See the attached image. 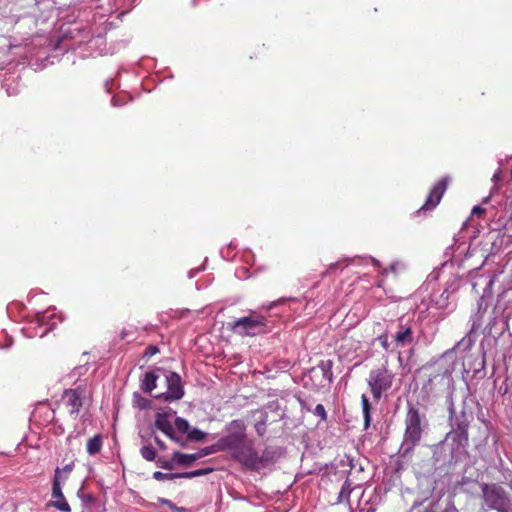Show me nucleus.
<instances>
[{"label":"nucleus","instance_id":"obj_1","mask_svg":"<svg viewBox=\"0 0 512 512\" xmlns=\"http://www.w3.org/2000/svg\"><path fill=\"white\" fill-rule=\"evenodd\" d=\"M226 431L227 435L218 440L221 450L231 451L233 459L244 465L253 445V441L247 438L244 421L240 419L231 421L227 425Z\"/></svg>","mask_w":512,"mask_h":512},{"label":"nucleus","instance_id":"obj_2","mask_svg":"<svg viewBox=\"0 0 512 512\" xmlns=\"http://www.w3.org/2000/svg\"><path fill=\"white\" fill-rule=\"evenodd\" d=\"M404 423L405 431L399 453L405 458L420 443L423 432L428 426V421L425 414L421 413L418 407L408 402V410Z\"/></svg>","mask_w":512,"mask_h":512},{"label":"nucleus","instance_id":"obj_3","mask_svg":"<svg viewBox=\"0 0 512 512\" xmlns=\"http://www.w3.org/2000/svg\"><path fill=\"white\" fill-rule=\"evenodd\" d=\"M228 326L235 334L253 337L266 332V319L252 312L249 316L228 323Z\"/></svg>","mask_w":512,"mask_h":512},{"label":"nucleus","instance_id":"obj_4","mask_svg":"<svg viewBox=\"0 0 512 512\" xmlns=\"http://www.w3.org/2000/svg\"><path fill=\"white\" fill-rule=\"evenodd\" d=\"M483 498L487 506L498 512H512V500L506 490L498 484H483Z\"/></svg>","mask_w":512,"mask_h":512},{"label":"nucleus","instance_id":"obj_5","mask_svg":"<svg viewBox=\"0 0 512 512\" xmlns=\"http://www.w3.org/2000/svg\"><path fill=\"white\" fill-rule=\"evenodd\" d=\"M471 419V413L467 414L465 411H462L455 417L454 423L452 424V431L446 435V441L451 439L453 443L456 444L457 453L466 452V447L469 442L468 428Z\"/></svg>","mask_w":512,"mask_h":512},{"label":"nucleus","instance_id":"obj_6","mask_svg":"<svg viewBox=\"0 0 512 512\" xmlns=\"http://www.w3.org/2000/svg\"><path fill=\"white\" fill-rule=\"evenodd\" d=\"M393 375L385 367L372 370L369 374L368 385L373 398L378 401L383 391L392 386Z\"/></svg>","mask_w":512,"mask_h":512},{"label":"nucleus","instance_id":"obj_7","mask_svg":"<svg viewBox=\"0 0 512 512\" xmlns=\"http://www.w3.org/2000/svg\"><path fill=\"white\" fill-rule=\"evenodd\" d=\"M432 457L430 459V466L432 470L444 467L446 464L452 463L453 460L458 461L463 453H457L456 446L452 448L451 452L447 451V444L440 442L431 447Z\"/></svg>","mask_w":512,"mask_h":512},{"label":"nucleus","instance_id":"obj_8","mask_svg":"<svg viewBox=\"0 0 512 512\" xmlns=\"http://www.w3.org/2000/svg\"><path fill=\"white\" fill-rule=\"evenodd\" d=\"M279 456V450L276 447H266L261 455H258L254 449V444L251 447L244 466L250 470H258L270 462H273Z\"/></svg>","mask_w":512,"mask_h":512},{"label":"nucleus","instance_id":"obj_9","mask_svg":"<svg viewBox=\"0 0 512 512\" xmlns=\"http://www.w3.org/2000/svg\"><path fill=\"white\" fill-rule=\"evenodd\" d=\"M176 412L172 409L167 411L157 412L155 416V427L164 432L171 440L179 444L181 447H186V442L182 436L177 435L171 422L170 417Z\"/></svg>","mask_w":512,"mask_h":512},{"label":"nucleus","instance_id":"obj_10","mask_svg":"<svg viewBox=\"0 0 512 512\" xmlns=\"http://www.w3.org/2000/svg\"><path fill=\"white\" fill-rule=\"evenodd\" d=\"M167 392L155 395L156 399H163L165 401L180 400L184 396L181 377L176 372H169L165 375Z\"/></svg>","mask_w":512,"mask_h":512},{"label":"nucleus","instance_id":"obj_11","mask_svg":"<svg viewBox=\"0 0 512 512\" xmlns=\"http://www.w3.org/2000/svg\"><path fill=\"white\" fill-rule=\"evenodd\" d=\"M446 188H447V178H442L433 187L425 204L420 208V210L418 212L435 208L439 204Z\"/></svg>","mask_w":512,"mask_h":512},{"label":"nucleus","instance_id":"obj_12","mask_svg":"<svg viewBox=\"0 0 512 512\" xmlns=\"http://www.w3.org/2000/svg\"><path fill=\"white\" fill-rule=\"evenodd\" d=\"M81 395L82 393L79 387L76 389L65 390L63 398L66 399L67 405L72 408L70 412L71 414L78 415L80 408L82 407Z\"/></svg>","mask_w":512,"mask_h":512},{"label":"nucleus","instance_id":"obj_13","mask_svg":"<svg viewBox=\"0 0 512 512\" xmlns=\"http://www.w3.org/2000/svg\"><path fill=\"white\" fill-rule=\"evenodd\" d=\"M414 341V333L411 327L401 328L394 335V342L396 346H407Z\"/></svg>","mask_w":512,"mask_h":512},{"label":"nucleus","instance_id":"obj_14","mask_svg":"<svg viewBox=\"0 0 512 512\" xmlns=\"http://www.w3.org/2000/svg\"><path fill=\"white\" fill-rule=\"evenodd\" d=\"M197 454H185L181 452H174L172 455V461H176L177 464L181 466L188 467L192 465V463L196 460H198V457H196Z\"/></svg>","mask_w":512,"mask_h":512},{"label":"nucleus","instance_id":"obj_15","mask_svg":"<svg viewBox=\"0 0 512 512\" xmlns=\"http://www.w3.org/2000/svg\"><path fill=\"white\" fill-rule=\"evenodd\" d=\"M157 379L158 375L155 373V371L147 372L144 376V379L142 380V390L145 393H151V391L156 388Z\"/></svg>","mask_w":512,"mask_h":512},{"label":"nucleus","instance_id":"obj_16","mask_svg":"<svg viewBox=\"0 0 512 512\" xmlns=\"http://www.w3.org/2000/svg\"><path fill=\"white\" fill-rule=\"evenodd\" d=\"M102 447V437L101 435H95L90 438L87 442V452L90 455H95L100 452Z\"/></svg>","mask_w":512,"mask_h":512},{"label":"nucleus","instance_id":"obj_17","mask_svg":"<svg viewBox=\"0 0 512 512\" xmlns=\"http://www.w3.org/2000/svg\"><path fill=\"white\" fill-rule=\"evenodd\" d=\"M207 437V433L202 432L201 430L197 428H191L188 435L186 436V439L184 441L187 443L190 442H203Z\"/></svg>","mask_w":512,"mask_h":512},{"label":"nucleus","instance_id":"obj_18","mask_svg":"<svg viewBox=\"0 0 512 512\" xmlns=\"http://www.w3.org/2000/svg\"><path fill=\"white\" fill-rule=\"evenodd\" d=\"M362 408H363V415H364V428L367 429L371 422V405L369 403V400L366 395H362Z\"/></svg>","mask_w":512,"mask_h":512},{"label":"nucleus","instance_id":"obj_19","mask_svg":"<svg viewBox=\"0 0 512 512\" xmlns=\"http://www.w3.org/2000/svg\"><path fill=\"white\" fill-rule=\"evenodd\" d=\"M222 451L221 450V447L219 445V442L213 444V445H210V446H207V447H204L202 449H200L198 452H196L198 459L202 458V457H205V456H208L210 454H214V453H217V452H220Z\"/></svg>","mask_w":512,"mask_h":512},{"label":"nucleus","instance_id":"obj_20","mask_svg":"<svg viewBox=\"0 0 512 512\" xmlns=\"http://www.w3.org/2000/svg\"><path fill=\"white\" fill-rule=\"evenodd\" d=\"M351 492H352L351 482L349 481V479H347L344 482V484L341 488V491L339 493L338 503H341L343 501L349 502V497H350Z\"/></svg>","mask_w":512,"mask_h":512},{"label":"nucleus","instance_id":"obj_21","mask_svg":"<svg viewBox=\"0 0 512 512\" xmlns=\"http://www.w3.org/2000/svg\"><path fill=\"white\" fill-rule=\"evenodd\" d=\"M59 473H60V469L57 468L55 471V476H54L53 485H52V497L55 499H60V498L64 497L61 487H60L59 478H58Z\"/></svg>","mask_w":512,"mask_h":512},{"label":"nucleus","instance_id":"obj_22","mask_svg":"<svg viewBox=\"0 0 512 512\" xmlns=\"http://www.w3.org/2000/svg\"><path fill=\"white\" fill-rule=\"evenodd\" d=\"M175 428L177 429L178 432L186 434L187 436L192 427L190 426L189 422L186 419L182 417H177L175 419Z\"/></svg>","mask_w":512,"mask_h":512},{"label":"nucleus","instance_id":"obj_23","mask_svg":"<svg viewBox=\"0 0 512 512\" xmlns=\"http://www.w3.org/2000/svg\"><path fill=\"white\" fill-rule=\"evenodd\" d=\"M153 478L158 481H163V480H173V479H177V478H183V476H182V472L181 473H163L160 471H156L153 474Z\"/></svg>","mask_w":512,"mask_h":512},{"label":"nucleus","instance_id":"obj_24","mask_svg":"<svg viewBox=\"0 0 512 512\" xmlns=\"http://www.w3.org/2000/svg\"><path fill=\"white\" fill-rule=\"evenodd\" d=\"M318 367L321 369L323 373V377L326 378L328 381H332V361H321V363L318 365Z\"/></svg>","mask_w":512,"mask_h":512},{"label":"nucleus","instance_id":"obj_25","mask_svg":"<svg viewBox=\"0 0 512 512\" xmlns=\"http://www.w3.org/2000/svg\"><path fill=\"white\" fill-rule=\"evenodd\" d=\"M141 456L147 461H154L156 459V452L151 445H145L140 449Z\"/></svg>","mask_w":512,"mask_h":512},{"label":"nucleus","instance_id":"obj_26","mask_svg":"<svg viewBox=\"0 0 512 512\" xmlns=\"http://www.w3.org/2000/svg\"><path fill=\"white\" fill-rule=\"evenodd\" d=\"M213 471V468H203L189 472H182L183 478L190 479L194 477L204 476Z\"/></svg>","mask_w":512,"mask_h":512},{"label":"nucleus","instance_id":"obj_27","mask_svg":"<svg viewBox=\"0 0 512 512\" xmlns=\"http://www.w3.org/2000/svg\"><path fill=\"white\" fill-rule=\"evenodd\" d=\"M135 403L140 409H147L150 406V400L142 397L140 394H134Z\"/></svg>","mask_w":512,"mask_h":512},{"label":"nucleus","instance_id":"obj_28","mask_svg":"<svg viewBox=\"0 0 512 512\" xmlns=\"http://www.w3.org/2000/svg\"><path fill=\"white\" fill-rule=\"evenodd\" d=\"M53 506L56 507L57 509H59L60 511H63V512H69L70 511V506L66 502L64 497L60 498V499H57L55 502H53Z\"/></svg>","mask_w":512,"mask_h":512},{"label":"nucleus","instance_id":"obj_29","mask_svg":"<svg viewBox=\"0 0 512 512\" xmlns=\"http://www.w3.org/2000/svg\"><path fill=\"white\" fill-rule=\"evenodd\" d=\"M174 462L171 460H164L162 458H159L156 460V464L158 467L163 468L165 470H173L174 469Z\"/></svg>","mask_w":512,"mask_h":512},{"label":"nucleus","instance_id":"obj_30","mask_svg":"<svg viewBox=\"0 0 512 512\" xmlns=\"http://www.w3.org/2000/svg\"><path fill=\"white\" fill-rule=\"evenodd\" d=\"M313 413H314L316 416L320 417V418H321V420H326V418H327L326 410H325V408H324V406H323L322 404H318V405H316V407H315V409H314Z\"/></svg>","mask_w":512,"mask_h":512},{"label":"nucleus","instance_id":"obj_31","mask_svg":"<svg viewBox=\"0 0 512 512\" xmlns=\"http://www.w3.org/2000/svg\"><path fill=\"white\" fill-rule=\"evenodd\" d=\"M376 340H377V341H379V343L381 344V346H382L386 351H388V350H389L390 343L388 342V335H387V333H383V334H382V335H380Z\"/></svg>","mask_w":512,"mask_h":512},{"label":"nucleus","instance_id":"obj_32","mask_svg":"<svg viewBox=\"0 0 512 512\" xmlns=\"http://www.w3.org/2000/svg\"><path fill=\"white\" fill-rule=\"evenodd\" d=\"M265 425H266L265 419L262 421H259L255 424V429L259 436H263L265 434V432H266Z\"/></svg>","mask_w":512,"mask_h":512},{"label":"nucleus","instance_id":"obj_33","mask_svg":"<svg viewBox=\"0 0 512 512\" xmlns=\"http://www.w3.org/2000/svg\"><path fill=\"white\" fill-rule=\"evenodd\" d=\"M158 351H159V349L157 346L149 345L144 352V356L151 357V356L155 355L156 353H158Z\"/></svg>","mask_w":512,"mask_h":512},{"label":"nucleus","instance_id":"obj_34","mask_svg":"<svg viewBox=\"0 0 512 512\" xmlns=\"http://www.w3.org/2000/svg\"><path fill=\"white\" fill-rule=\"evenodd\" d=\"M484 213H485V209H484V208H482V207H480V206H475V207L473 208V210H472V214H473V215H478V216H480V215H482V214H484Z\"/></svg>","mask_w":512,"mask_h":512},{"label":"nucleus","instance_id":"obj_35","mask_svg":"<svg viewBox=\"0 0 512 512\" xmlns=\"http://www.w3.org/2000/svg\"><path fill=\"white\" fill-rule=\"evenodd\" d=\"M154 440H155V443L158 445V447L161 450H165L166 449L165 443L163 441H161V439L158 436H154Z\"/></svg>","mask_w":512,"mask_h":512},{"label":"nucleus","instance_id":"obj_36","mask_svg":"<svg viewBox=\"0 0 512 512\" xmlns=\"http://www.w3.org/2000/svg\"><path fill=\"white\" fill-rule=\"evenodd\" d=\"M84 501H85L86 503L92 504V503H94V502L96 501V499H95V497H93L92 495H86V496L84 497Z\"/></svg>","mask_w":512,"mask_h":512},{"label":"nucleus","instance_id":"obj_37","mask_svg":"<svg viewBox=\"0 0 512 512\" xmlns=\"http://www.w3.org/2000/svg\"><path fill=\"white\" fill-rule=\"evenodd\" d=\"M158 501L163 504V505H166V506H170L172 504V501L166 499V498H159Z\"/></svg>","mask_w":512,"mask_h":512},{"label":"nucleus","instance_id":"obj_38","mask_svg":"<svg viewBox=\"0 0 512 512\" xmlns=\"http://www.w3.org/2000/svg\"><path fill=\"white\" fill-rule=\"evenodd\" d=\"M158 501L163 504V505H166V506H170L172 504V501L166 499V498H159Z\"/></svg>","mask_w":512,"mask_h":512},{"label":"nucleus","instance_id":"obj_39","mask_svg":"<svg viewBox=\"0 0 512 512\" xmlns=\"http://www.w3.org/2000/svg\"><path fill=\"white\" fill-rule=\"evenodd\" d=\"M158 501L163 504V505H166V506H170L172 504V501L166 499V498H159Z\"/></svg>","mask_w":512,"mask_h":512},{"label":"nucleus","instance_id":"obj_40","mask_svg":"<svg viewBox=\"0 0 512 512\" xmlns=\"http://www.w3.org/2000/svg\"><path fill=\"white\" fill-rule=\"evenodd\" d=\"M299 402H300V405L302 408L304 409H307L308 411H310V407L307 406L306 402L302 399H299Z\"/></svg>","mask_w":512,"mask_h":512},{"label":"nucleus","instance_id":"obj_41","mask_svg":"<svg viewBox=\"0 0 512 512\" xmlns=\"http://www.w3.org/2000/svg\"><path fill=\"white\" fill-rule=\"evenodd\" d=\"M169 508H170L172 511L178 512V509H180L181 507L176 506V505L172 502V504L169 506Z\"/></svg>","mask_w":512,"mask_h":512},{"label":"nucleus","instance_id":"obj_42","mask_svg":"<svg viewBox=\"0 0 512 512\" xmlns=\"http://www.w3.org/2000/svg\"><path fill=\"white\" fill-rule=\"evenodd\" d=\"M63 470H64L65 472H70V471L72 470V465H71V464L66 465V466L63 468Z\"/></svg>","mask_w":512,"mask_h":512},{"label":"nucleus","instance_id":"obj_43","mask_svg":"<svg viewBox=\"0 0 512 512\" xmlns=\"http://www.w3.org/2000/svg\"><path fill=\"white\" fill-rule=\"evenodd\" d=\"M178 512H190V511L184 507H181L180 509H178Z\"/></svg>","mask_w":512,"mask_h":512},{"label":"nucleus","instance_id":"obj_44","mask_svg":"<svg viewBox=\"0 0 512 512\" xmlns=\"http://www.w3.org/2000/svg\"><path fill=\"white\" fill-rule=\"evenodd\" d=\"M112 102H113V105H114V106H117V105H118V103H117V101H116V99H115V98H113V99H112Z\"/></svg>","mask_w":512,"mask_h":512},{"label":"nucleus","instance_id":"obj_45","mask_svg":"<svg viewBox=\"0 0 512 512\" xmlns=\"http://www.w3.org/2000/svg\"><path fill=\"white\" fill-rule=\"evenodd\" d=\"M373 263H374V265H377V266L379 265V261L376 259H373Z\"/></svg>","mask_w":512,"mask_h":512},{"label":"nucleus","instance_id":"obj_46","mask_svg":"<svg viewBox=\"0 0 512 512\" xmlns=\"http://www.w3.org/2000/svg\"><path fill=\"white\" fill-rule=\"evenodd\" d=\"M480 364H481V367L483 368V367H484V364H485V360H484V358L482 359V361H481V363H480Z\"/></svg>","mask_w":512,"mask_h":512},{"label":"nucleus","instance_id":"obj_47","mask_svg":"<svg viewBox=\"0 0 512 512\" xmlns=\"http://www.w3.org/2000/svg\"><path fill=\"white\" fill-rule=\"evenodd\" d=\"M449 411H450V414H451V415H452V414H453V412H454L452 407H450V408H449Z\"/></svg>","mask_w":512,"mask_h":512}]
</instances>
